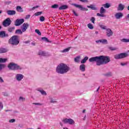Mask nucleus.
<instances>
[{
  "mask_svg": "<svg viewBox=\"0 0 129 129\" xmlns=\"http://www.w3.org/2000/svg\"><path fill=\"white\" fill-rule=\"evenodd\" d=\"M97 16L98 17H101V13H97Z\"/></svg>",
  "mask_w": 129,
  "mask_h": 129,
  "instance_id": "obj_56",
  "label": "nucleus"
},
{
  "mask_svg": "<svg viewBox=\"0 0 129 129\" xmlns=\"http://www.w3.org/2000/svg\"><path fill=\"white\" fill-rule=\"evenodd\" d=\"M16 9L17 12H19V13H23V12H24L23 8H22L21 6H17Z\"/></svg>",
  "mask_w": 129,
  "mask_h": 129,
  "instance_id": "obj_20",
  "label": "nucleus"
},
{
  "mask_svg": "<svg viewBox=\"0 0 129 129\" xmlns=\"http://www.w3.org/2000/svg\"><path fill=\"white\" fill-rule=\"evenodd\" d=\"M8 67L10 70H13V71H16V70H22V68L19 65H18L16 63H15L14 62H10L8 66Z\"/></svg>",
  "mask_w": 129,
  "mask_h": 129,
  "instance_id": "obj_4",
  "label": "nucleus"
},
{
  "mask_svg": "<svg viewBox=\"0 0 129 129\" xmlns=\"http://www.w3.org/2000/svg\"><path fill=\"white\" fill-rule=\"evenodd\" d=\"M99 88H100V87H99L98 89L96 90V92H98V90H99Z\"/></svg>",
  "mask_w": 129,
  "mask_h": 129,
  "instance_id": "obj_58",
  "label": "nucleus"
},
{
  "mask_svg": "<svg viewBox=\"0 0 129 129\" xmlns=\"http://www.w3.org/2000/svg\"><path fill=\"white\" fill-rule=\"evenodd\" d=\"M8 52V49L4 48H0V54L3 53H7Z\"/></svg>",
  "mask_w": 129,
  "mask_h": 129,
  "instance_id": "obj_18",
  "label": "nucleus"
},
{
  "mask_svg": "<svg viewBox=\"0 0 129 129\" xmlns=\"http://www.w3.org/2000/svg\"><path fill=\"white\" fill-rule=\"evenodd\" d=\"M70 49H71V47H68L67 48H66V49L62 50L61 51V52L62 53H66L67 52H69V51L70 50Z\"/></svg>",
  "mask_w": 129,
  "mask_h": 129,
  "instance_id": "obj_24",
  "label": "nucleus"
},
{
  "mask_svg": "<svg viewBox=\"0 0 129 129\" xmlns=\"http://www.w3.org/2000/svg\"><path fill=\"white\" fill-rule=\"evenodd\" d=\"M89 62H96L97 66H100L103 64H107L110 62V58L108 56L100 55L92 57L89 58Z\"/></svg>",
  "mask_w": 129,
  "mask_h": 129,
  "instance_id": "obj_1",
  "label": "nucleus"
},
{
  "mask_svg": "<svg viewBox=\"0 0 129 129\" xmlns=\"http://www.w3.org/2000/svg\"><path fill=\"white\" fill-rule=\"evenodd\" d=\"M41 40H43V41H44V42H47V43H51V41H49V39H48V38L47 37H42Z\"/></svg>",
  "mask_w": 129,
  "mask_h": 129,
  "instance_id": "obj_27",
  "label": "nucleus"
},
{
  "mask_svg": "<svg viewBox=\"0 0 129 129\" xmlns=\"http://www.w3.org/2000/svg\"><path fill=\"white\" fill-rule=\"evenodd\" d=\"M127 63H126V62H124V63H123V62H121V63H120V65H121V66H125V65H127Z\"/></svg>",
  "mask_w": 129,
  "mask_h": 129,
  "instance_id": "obj_48",
  "label": "nucleus"
},
{
  "mask_svg": "<svg viewBox=\"0 0 129 129\" xmlns=\"http://www.w3.org/2000/svg\"><path fill=\"white\" fill-rule=\"evenodd\" d=\"M11 23L12 21H11L10 18H8L3 21V25L4 27H8V26H10V25H11Z\"/></svg>",
  "mask_w": 129,
  "mask_h": 129,
  "instance_id": "obj_6",
  "label": "nucleus"
},
{
  "mask_svg": "<svg viewBox=\"0 0 129 129\" xmlns=\"http://www.w3.org/2000/svg\"><path fill=\"white\" fill-rule=\"evenodd\" d=\"M0 108H2V109L4 108V105H3V103L2 102H0Z\"/></svg>",
  "mask_w": 129,
  "mask_h": 129,
  "instance_id": "obj_49",
  "label": "nucleus"
},
{
  "mask_svg": "<svg viewBox=\"0 0 129 129\" xmlns=\"http://www.w3.org/2000/svg\"><path fill=\"white\" fill-rule=\"evenodd\" d=\"M15 121H16V119H12L9 120V122H11V123L15 122Z\"/></svg>",
  "mask_w": 129,
  "mask_h": 129,
  "instance_id": "obj_46",
  "label": "nucleus"
},
{
  "mask_svg": "<svg viewBox=\"0 0 129 129\" xmlns=\"http://www.w3.org/2000/svg\"><path fill=\"white\" fill-rule=\"evenodd\" d=\"M8 60V59L7 58H3L1 57L0 58V63H6L7 61Z\"/></svg>",
  "mask_w": 129,
  "mask_h": 129,
  "instance_id": "obj_28",
  "label": "nucleus"
},
{
  "mask_svg": "<svg viewBox=\"0 0 129 129\" xmlns=\"http://www.w3.org/2000/svg\"><path fill=\"white\" fill-rule=\"evenodd\" d=\"M24 43L25 44H30V43H31V41L28 40V41H24Z\"/></svg>",
  "mask_w": 129,
  "mask_h": 129,
  "instance_id": "obj_50",
  "label": "nucleus"
},
{
  "mask_svg": "<svg viewBox=\"0 0 129 129\" xmlns=\"http://www.w3.org/2000/svg\"><path fill=\"white\" fill-rule=\"evenodd\" d=\"M72 12H73L74 15H75V16H76V17H78V14L76 13V12L74 10H73Z\"/></svg>",
  "mask_w": 129,
  "mask_h": 129,
  "instance_id": "obj_43",
  "label": "nucleus"
},
{
  "mask_svg": "<svg viewBox=\"0 0 129 129\" xmlns=\"http://www.w3.org/2000/svg\"><path fill=\"white\" fill-rule=\"evenodd\" d=\"M87 60H88V56H85L84 59L81 60V64H84V63L86 62V61H87Z\"/></svg>",
  "mask_w": 129,
  "mask_h": 129,
  "instance_id": "obj_22",
  "label": "nucleus"
},
{
  "mask_svg": "<svg viewBox=\"0 0 129 129\" xmlns=\"http://www.w3.org/2000/svg\"><path fill=\"white\" fill-rule=\"evenodd\" d=\"M33 104H34L35 105H42L43 104L40 103H33Z\"/></svg>",
  "mask_w": 129,
  "mask_h": 129,
  "instance_id": "obj_47",
  "label": "nucleus"
},
{
  "mask_svg": "<svg viewBox=\"0 0 129 129\" xmlns=\"http://www.w3.org/2000/svg\"><path fill=\"white\" fill-rule=\"evenodd\" d=\"M102 18H104L105 17V15L103 14H101V16Z\"/></svg>",
  "mask_w": 129,
  "mask_h": 129,
  "instance_id": "obj_53",
  "label": "nucleus"
},
{
  "mask_svg": "<svg viewBox=\"0 0 129 129\" xmlns=\"http://www.w3.org/2000/svg\"><path fill=\"white\" fill-rule=\"evenodd\" d=\"M80 58V57L79 56H77L76 58H75V61L77 62V63H78V62H79Z\"/></svg>",
  "mask_w": 129,
  "mask_h": 129,
  "instance_id": "obj_39",
  "label": "nucleus"
},
{
  "mask_svg": "<svg viewBox=\"0 0 129 129\" xmlns=\"http://www.w3.org/2000/svg\"><path fill=\"white\" fill-rule=\"evenodd\" d=\"M91 21L92 22V23L93 24H95V18L94 17H92L91 19Z\"/></svg>",
  "mask_w": 129,
  "mask_h": 129,
  "instance_id": "obj_42",
  "label": "nucleus"
},
{
  "mask_svg": "<svg viewBox=\"0 0 129 129\" xmlns=\"http://www.w3.org/2000/svg\"><path fill=\"white\" fill-rule=\"evenodd\" d=\"M96 43H101V40H96Z\"/></svg>",
  "mask_w": 129,
  "mask_h": 129,
  "instance_id": "obj_54",
  "label": "nucleus"
},
{
  "mask_svg": "<svg viewBox=\"0 0 129 129\" xmlns=\"http://www.w3.org/2000/svg\"><path fill=\"white\" fill-rule=\"evenodd\" d=\"M5 111H6V112H7V111H11V110H6Z\"/></svg>",
  "mask_w": 129,
  "mask_h": 129,
  "instance_id": "obj_63",
  "label": "nucleus"
},
{
  "mask_svg": "<svg viewBox=\"0 0 129 129\" xmlns=\"http://www.w3.org/2000/svg\"><path fill=\"white\" fill-rule=\"evenodd\" d=\"M35 33H36V34H38L39 36H41V35H42V33H41V32H40V30L39 29H36Z\"/></svg>",
  "mask_w": 129,
  "mask_h": 129,
  "instance_id": "obj_34",
  "label": "nucleus"
},
{
  "mask_svg": "<svg viewBox=\"0 0 129 129\" xmlns=\"http://www.w3.org/2000/svg\"><path fill=\"white\" fill-rule=\"evenodd\" d=\"M30 17H31V15H26L25 19H26V20H28V19H30Z\"/></svg>",
  "mask_w": 129,
  "mask_h": 129,
  "instance_id": "obj_51",
  "label": "nucleus"
},
{
  "mask_svg": "<svg viewBox=\"0 0 129 129\" xmlns=\"http://www.w3.org/2000/svg\"><path fill=\"white\" fill-rule=\"evenodd\" d=\"M29 24L28 23H24L23 25L21 26V30L22 32H25L27 31L28 28H29Z\"/></svg>",
  "mask_w": 129,
  "mask_h": 129,
  "instance_id": "obj_10",
  "label": "nucleus"
},
{
  "mask_svg": "<svg viewBox=\"0 0 129 129\" xmlns=\"http://www.w3.org/2000/svg\"><path fill=\"white\" fill-rule=\"evenodd\" d=\"M102 6L104 8H105V9H108L109 8H110V4H109V3H106Z\"/></svg>",
  "mask_w": 129,
  "mask_h": 129,
  "instance_id": "obj_25",
  "label": "nucleus"
},
{
  "mask_svg": "<svg viewBox=\"0 0 129 129\" xmlns=\"http://www.w3.org/2000/svg\"><path fill=\"white\" fill-rule=\"evenodd\" d=\"M100 27L103 29V30H107V29H106V26H103V25H101L100 26Z\"/></svg>",
  "mask_w": 129,
  "mask_h": 129,
  "instance_id": "obj_45",
  "label": "nucleus"
},
{
  "mask_svg": "<svg viewBox=\"0 0 129 129\" xmlns=\"http://www.w3.org/2000/svg\"><path fill=\"white\" fill-rule=\"evenodd\" d=\"M63 123H69V124H73L74 123V120L71 118H64L62 120Z\"/></svg>",
  "mask_w": 129,
  "mask_h": 129,
  "instance_id": "obj_7",
  "label": "nucleus"
},
{
  "mask_svg": "<svg viewBox=\"0 0 129 129\" xmlns=\"http://www.w3.org/2000/svg\"><path fill=\"white\" fill-rule=\"evenodd\" d=\"M8 43L13 46H17V45H19V44H20V40H19V37L17 35L13 36L8 40Z\"/></svg>",
  "mask_w": 129,
  "mask_h": 129,
  "instance_id": "obj_3",
  "label": "nucleus"
},
{
  "mask_svg": "<svg viewBox=\"0 0 129 129\" xmlns=\"http://www.w3.org/2000/svg\"><path fill=\"white\" fill-rule=\"evenodd\" d=\"M16 29V28L15 27H10L8 28V32H9L10 33H13V32H14V31H15V29Z\"/></svg>",
  "mask_w": 129,
  "mask_h": 129,
  "instance_id": "obj_30",
  "label": "nucleus"
},
{
  "mask_svg": "<svg viewBox=\"0 0 129 129\" xmlns=\"http://www.w3.org/2000/svg\"><path fill=\"white\" fill-rule=\"evenodd\" d=\"M86 69V67L85 66V64H82L80 66V71H82V72H85Z\"/></svg>",
  "mask_w": 129,
  "mask_h": 129,
  "instance_id": "obj_15",
  "label": "nucleus"
},
{
  "mask_svg": "<svg viewBox=\"0 0 129 129\" xmlns=\"http://www.w3.org/2000/svg\"><path fill=\"white\" fill-rule=\"evenodd\" d=\"M38 55H39L40 56H46L47 54L46 53V52L40 50L38 52Z\"/></svg>",
  "mask_w": 129,
  "mask_h": 129,
  "instance_id": "obj_21",
  "label": "nucleus"
},
{
  "mask_svg": "<svg viewBox=\"0 0 129 129\" xmlns=\"http://www.w3.org/2000/svg\"><path fill=\"white\" fill-rule=\"evenodd\" d=\"M50 102H51V103H53L55 102V101H54L53 100H51V101H50Z\"/></svg>",
  "mask_w": 129,
  "mask_h": 129,
  "instance_id": "obj_61",
  "label": "nucleus"
},
{
  "mask_svg": "<svg viewBox=\"0 0 129 129\" xmlns=\"http://www.w3.org/2000/svg\"><path fill=\"white\" fill-rule=\"evenodd\" d=\"M128 56V54L126 53H121L120 54H115L114 56V57L116 59H123V58H125L126 57H127Z\"/></svg>",
  "mask_w": 129,
  "mask_h": 129,
  "instance_id": "obj_5",
  "label": "nucleus"
},
{
  "mask_svg": "<svg viewBox=\"0 0 129 129\" xmlns=\"http://www.w3.org/2000/svg\"><path fill=\"white\" fill-rule=\"evenodd\" d=\"M106 10L103 7H101L100 10V14H105L106 13Z\"/></svg>",
  "mask_w": 129,
  "mask_h": 129,
  "instance_id": "obj_26",
  "label": "nucleus"
},
{
  "mask_svg": "<svg viewBox=\"0 0 129 129\" xmlns=\"http://www.w3.org/2000/svg\"><path fill=\"white\" fill-rule=\"evenodd\" d=\"M0 82H4V80H3V79L2 78V77H0Z\"/></svg>",
  "mask_w": 129,
  "mask_h": 129,
  "instance_id": "obj_55",
  "label": "nucleus"
},
{
  "mask_svg": "<svg viewBox=\"0 0 129 129\" xmlns=\"http://www.w3.org/2000/svg\"><path fill=\"white\" fill-rule=\"evenodd\" d=\"M23 30L21 29L16 30L15 32L16 34H20V35H22V34H23Z\"/></svg>",
  "mask_w": 129,
  "mask_h": 129,
  "instance_id": "obj_31",
  "label": "nucleus"
},
{
  "mask_svg": "<svg viewBox=\"0 0 129 129\" xmlns=\"http://www.w3.org/2000/svg\"><path fill=\"white\" fill-rule=\"evenodd\" d=\"M59 124H60L61 126H62V125H63V124H62V122H60V123H59Z\"/></svg>",
  "mask_w": 129,
  "mask_h": 129,
  "instance_id": "obj_62",
  "label": "nucleus"
},
{
  "mask_svg": "<svg viewBox=\"0 0 129 129\" xmlns=\"http://www.w3.org/2000/svg\"><path fill=\"white\" fill-rule=\"evenodd\" d=\"M86 111V110L84 109L83 110V113H84Z\"/></svg>",
  "mask_w": 129,
  "mask_h": 129,
  "instance_id": "obj_60",
  "label": "nucleus"
},
{
  "mask_svg": "<svg viewBox=\"0 0 129 129\" xmlns=\"http://www.w3.org/2000/svg\"><path fill=\"white\" fill-rule=\"evenodd\" d=\"M87 27L89 29H90V30H92L94 29V27L93 26V25H92V24L91 23H89L87 25Z\"/></svg>",
  "mask_w": 129,
  "mask_h": 129,
  "instance_id": "obj_29",
  "label": "nucleus"
},
{
  "mask_svg": "<svg viewBox=\"0 0 129 129\" xmlns=\"http://www.w3.org/2000/svg\"><path fill=\"white\" fill-rule=\"evenodd\" d=\"M19 100H22V101H25V100H26V99L25 98H23V97H20Z\"/></svg>",
  "mask_w": 129,
  "mask_h": 129,
  "instance_id": "obj_44",
  "label": "nucleus"
},
{
  "mask_svg": "<svg viewBox=\"0 0 129 129\" xmlns=\"http://www.w3.org/2000/svg\"><path fill=\"white\" fill-rule=\"evenodd\" d=\"M9 37V34H6L5 31H0V38H7Z\"/></svg>",
  "mask_w": 129,
  "mask_h": 129,
  "instance_id": "obj_13",
  "label": "nucleus"
},
{
  "mask_svg": "<svg viewBox=\"0 0 129 129\" xmlns=\"http://www.w3.org/2000/svg\"><path fill=\"white\" fill-rule=\"evenodd\" d=\"M35 16L38 17V16H41L42 15V12H38L35 13Z\"/></svg>",
  "mask_w": 129,
  "mask_h": 129,
  "instance_id": "obj_35",
  "label": "nucleus"
},
{
  "mask_svg": "<svg viewBox=\"0 0 129 129\" xmlns=\"http://www.w3.org/2000/svg\"><path fill=\"white\" fill-rule=\"evenodd\" d=\"M7 14L8 16H14L16 14V11L15 10H8Z\"/></svg>",
  "mask_w": 129,
  "mask_h": 129,
  "instance_id": "obj_14",
  "label": "nucleus"
},
{
  "mask_svg": "<svg viewBox=\"0 0 129 129\" xmlns=\"http://www.w3.org/2000/svg\"><path fill=\"white\" fill-rule=\"evenodd\" d=\"M106 36L107 37H111L113 35V32L111 31V29L108 28L106 29Z\"/></svg>",
  "mask_w": 129,
  "mask_h": 129,
  "instance_id": "obj_11",
  "label": "nucleus"
},
{
  "mask_svg": "<svg viewBox=\"0 0 129 129\" xmlns=\"http://www.w3.org/2000/svg\"><path fill=\"white\" fill-rule=\"evenodd\" d=\"M24 22H25V20L23 19H17L15 21V26L18 27L19 26H21V25H22V24H23Z\"/></svg>",
  "mask_w": 129,
  "mask_h": 129,
  "instance_id": "obj_9",
  "label": "nucleus"
},
{
  "mask_svg": "<svg viewBox=\"0 0 129 129\" xmlns=\"http://www.w3.org/2000/svg\"><path fill=\"white\" fill-rule=\"evenodd\" d=\"M101 43L102 44H107V40L105 39H101Z\"/></svg>",
  "mask_w": 129,
  "mask_h": 129,
  "instance_id": "obj_33",
  "label": "nucleus"
},
{
  "mask_svg": "<svg viewBox=\"0 0 129 129\" xmlns=\"http://www.w3.org/2000/svg\"><path fill=\"white\" fill-rule=\"evenodd\" d=\"M39 21H40V22H44V21H45V17L44 16L40 17Z\"/></svg>",
  "mask_w": 129,
  "mask_h": 129,
  "instance_id": "obj_38",
  "label": "nucleus"
},
{
  "mask_svg": "<svg viewBox=\"0 0 129 129\" xmlns=\"http://www.w3.org/2000/svg\"><path fill=\"white\" fill-rule=\"evenodd\" d=\"M31 44L33 45V46H35V45H36V43L34 42L31 43Z\"/></svg>",
  "mask_w": 129,
  "mask_h": 129,
  "instance_id": "obj_57",
  "label": "nucleus"
},
{
  "mask_svg": "<svg viewBox=\"0 0 129 129\" xmlns=\"http://www.w3.org/2000/svg\"><path fill=\"white\" fill-rule=\"evenodd\" d=\"M109 49L111 51H115V50H116V48L112 47H109Z\"/></svg>",
  "mask_w": 129,
  "mask_h": 129,
  "instance_id": "obj_40",
  "label": "nucleus"
},
{
  "mask_svg": "<svg viewBox=\"0 0 129 129\" xmlns=\"http://www.w3.org/2000/svg\"><path fill=\"white\" fill-rule=\"evenodd\" d=\"M51 8L52 9H58V8H59V5L58 4H54L51 6Z\"/></svg>",
  "mask_w": 129,
  "mask_h": 129,
  "instance_id": "obj_32",
  "label": "nucleus"
},
{
  "mask_svg": "<svg viewBox=\"0 0 129 129\" xmlns=\"http://www.w3.org/2000/svg\"><path fill=\"white\" fill-rule=\"evenodd\" d=\"M5 67H6V65L0 63V71L1 70H3Z\"/></svg>",
  "mask_w": 129,
  "mask_h": 129,
  "instance_id": "obj_36",
  "label": "nucleus"
},
{
  "mask_svg": "<svg viewBox=\"0 0 129 129\" xmlns=\"http://www.w3.org/2000/svg\"><path fill=\"white\" fill-rule=\"evenodd\" d=\"M23 78H24V76H23L22 74H17L16 75V79L18 81H21Z\"/></svg>",
  "mask_w": 129,
  "mask_h": 129,
  "instance_id": "obj_16",
  "label": "nucleus"
},
{
  "mask_svg": "<svg viewBox=\"0 0 129 129\" xmlns=\"http://www.w3.org/2000/svg\"><path fill=\"white\" fill-rule=\"evenodd\" d=\"M40 92L42 94V95H47V93H46V92L44 90H40Z\"/></svg>",
  "mask_w": 129,
  "mask_h": 129,
  "instance_id": "obj_37",
  "label": "nucleus"
},
{
  "mask_svg": "<svg viewBox=\"0 0 129 129\" xmlns=\"http://www.w3.org/2000/svg\"><path fill=\"white\" fill-rule=\"evenodd\" d=\"M68 9V6L67 5H62L59 7L58 10H67Z\"/></svg>",
  "mask_w": 129,
  "mask_h": 129,
  "instance_id": "obj_17",
  "label": "nucleus"
},
{
  "mask_svg": "<svg viewBox=\"0 0 129 129\" xmlns=\"http://www.w3.org/2000/svg\"><path fill=\"white\" fill-rule=\"evenodd\" d=\"M72 6H74V7H75V8H77L78 9H79V10H80L81 11H88V9L85 8H83V7H82V6L80 5L72 4Z\"/></svg>",
  "mask_w": 129,
  "mask_h": 129,
  "instance_id": "obj_8",
  "label": "nucleus"
},
{
  "mask_svg": "<svg viewBox=\"0 0 129 129\" xmlns=\"http://www.w3.org/2000/svg\"><path fill=\"white\" fill-rule=\"evenodd\" d=\"M70 70V68L63 63L59 64L56 68V72L59 74H65Z\"/></svg>",
  "mask_w": 129,
  "mask_h": 129,
  "instance_id": "obj_2",
  "label": "nucleus"
},
{
  "mask_svg": "<svg viewBox=\"0 0 129 129\" xmlns=\"http://www.w3.org/2000/svg\"><path fill=\"white\" fill-rule=\"evenodd\" d=\"M129 18V14L127 15V16L126 17V19H128Z\"/></svg>",
  "mask_w": 129,
  "mask_h": 129,
  "instance_id": "obj_59",
  "label": "nucleus"
},
{
  "mask_svg": "<svg viewBox=\"0 0 129 129\" xmlns=\"http://www.w3.org/2000/svg\"><path fill=\"white\" fill-rule=\"evenodd\" d=\"M80 2H82V3H87V0H79Z\"/></svg>",
  "mask_w": 129,
  "mask_h": 129,
  "instance_id": "obj_52",
  "label": "nucleus"
},
{
  "mask_svg": "<svg viewBox=\"0 0 129 129\" xmlns=\"http://www.w3.org/2000/svg\"><path fill=\"white\" fill-rule=\"evenodd\" d=\"M87 8L89 9H91V10H93L94 11H96V10H97V8H96V7H94L93 5H91L90 6H88Z\"/></svg>",
  "mask_w": 129,
  "mask_h": 129,
  "instance_id": "obj_23",
  "label": "nucleus"
},
{
  "mask_svg": "<svg viewBox=\"0 0 129 129\" xmlns=\"http://www.w3.org/2000/svg\"><path fill=\"white\" fill-rule=\"evenodd\" d=\"M122 42H124V43H128L129 39L124 38V39H122Z\"/></svg>",
  "mask_w": 129,
  "mask_h": 129,
  "instance_id": "obj_41",
  "label": "nucleus"
},
{
  "mask_svg": "<svg viewBox=\"0 0 129 129\" xmlns=\"http://www.w3.org/2000/svg\"><path fill=\"white\" fill-rule=\"evenodd\" d=\"M63 129H69V128L67 127H64Z\"/></svg>",
  "mask_w": 129,
  "mask_h": 129,
  "instance_id": "obj_64",
  "label": "nucleus"
},
{
  "mask_svg": "<svg viewBox=\"0 0 129 129\" xmlns=\"http://www.w3.org/2000/svg\"><path fill=\"white\" fill-rule=\"evenodd\" d=\"M123 17V14L119 12L115 14V17L117 20H119V19H121Z\"/></svg>",
  "mask_w": 129,
  "mask_h": 129,
  "instance_id": "obj_12",
  "label": "nucleus"
},
{
  "mask_svg": "<svg viewBox=\"0 0 129 129\" xmlns=\"http://www.w3.org/2000/svg\"><path fill=\"white\" fill-rule=\"evenodd\" d=\"M124 9V6H123L122 4H120L118 5V11H122Z\"/></svg>",
  "mask_w": 129,
  "mask_h": 129,
  "instance_id": "obj_19",
  "label": "nucleus"
}]
</instances>
